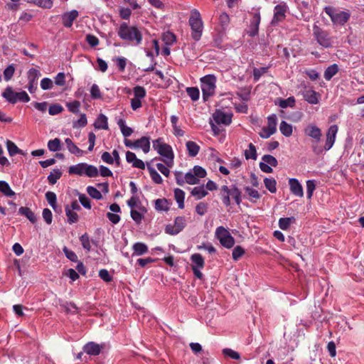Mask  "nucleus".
I'll return each instance as SVG.
<instances>
[{
	"mask_svg": "<svg viewBox=\"0 0 364 364\" xmlns=\"http://www.w3.org/2000/svg\"><path fill=\"white\" fill-rule=\"evenodd\" d=\"M0 191L7 197H12L15 195L9 183L4 181H0Z\"/></svg>",
	"mask_w": 364,
	"mask_h": 364,
	"instance_id": "44",
	"label": "nucleus"
},
{
	"mask_svg": "<svg viewBox=\"0 0 364 364\" xmlns=\"http://www.w3.org/2000/svg\"><path fill=\"white\" fill-rule=\"evenodd\" d=\"M48 148L50 151H58L61 150V141L58 138L50 140L48 142Z\"/></svg>",
	"mask_w": 364,
	"mask_h": 364,
	"instance_id": "45",
	"label": "nucleus"
},
{
	"mask_svg": "<svg viewBox=\"0 0 364 364\" xmlns=\"http://www.w3.org/2000/svg\"><path fill=\"white\" fill-rule=\"evenodd\" d=\"M20 214L26 216L32 223L36 222V217L33 211L27 207H21L18 209Z\"/></svg>",
	"mask_w": 364,
	"mask_h": 364,
	"instance_id": "38",
	"label": "nucleus"
},
{
	"mask_svg": "<svg viewBox=\"0 0 364 364\" xmlns=\"http://www.w3.org/2000/svg\"><path fill=\"white\" fill-rule=\"evenodd\" d=\"M147 169L149 171L151 180L157 184H161L163 182V179L160 174L155 170V168L147 163Z\"/></svg>",
	"mask_w": 364,
	"mask_h": 364,
	"instance_id": "35",
	"label": "nucleus"
},
{
	"mask_svg": "<svg viewBox=\"0 0 364 364\" xmlns=\"http://www.w3.org/2000/svg\"><path fill=\"white\" fill-rule=\"evenodd\" d=\"M269 69V67H262L259 68H255L253 69V77L255 82L258 81L261 76L266 73Z\"/></svg>",
	"mask_w": 364,
	"mask_h": 364,
	"instance_id": "57",
	"label": "nucleus"
},
{
	"mask_svg": "<svg viewBox=\"0 0 364 364\" xmlns=\"http://www.w3.org/2000/svg\"><path fill=\"white\" fill-rule=\"evenodd\" d=\"M185 183L190 185H195L199 183L200 180L195 176V174L190 170L185 176Z\"/></svg>",
	"mask_w": 364,
	"mask_h": 364,
	"instance_id": "49",
	"label": "nucleus"
},
{
	"mask_svg": "<svg viewBox=\"0 0 364 364\" xmlns=\"http://www.w3.org/2000/svg\"><path fill=\"white\" fill-rule=\"evenodd\" d=\"M186 226V220L183 216H178L173 224H168L165 227V232L170 235H176L181 232Z\"/></svg>",
	"mask_w": 364,
	"mask_h": 364,
	"instance_id": "11",
	"label": "nucleus"
},
{
	"mask_svg": "<svg viewBox=\"0 0 364 364\" xmlns=\"http://www.w3.org/2000/svg\"><path fill=\"white\" fill-rule=\"evenodd\" d=\"M174 198L176 203H178V208L183 209L184 208V191L180 188H176L174 190Z\"/></svg>",
	"mask_w": 364,
	"mask_h": 364,
	"instance_id": "34",
	"label": "nucleus"
},
{
	"mask_svg": "<svg viewBox=\"0 0 364 364\" xmlns=\"http://www.w3.org/2000/svg\"><path fill=\"white\" fill-rule=\"evenodd\" d=\"M62 173L59 169H53L48 176V181L50 184L54 185L61 177Z\"/></svg>",
	"mask_w": 364,
	"mask_h": 364,
	"instance_id": "47",
	"label": "nucleus"
},
{
	"mask_svg": "<svg viewBox=\"0 0 364 364\" xmlns=\"http://www.w3.org/2000/svg\"><path fill=\"white\" fill-rule=\"evenodd\" d=\"M87 120L85 114H81L80 119L77 121H75L73 124V127L75 129L84 127L87 125Z\"/></svg>",
	"mask_w": 364,
	"mask_h": 364,
	"instance_id": "56",
	"label": "nucleus"
},
{
	"mask_svg": "<svg viewBox=\"0 0 364 364\" xmlns=\"http://www.w3.org/2000/svg\"><path fill=\"white\" fill-rule=\"evenodd\" d=\"M133 92L134 95V97L139 99H143L144 97H145L146 94L145 88L139 85H137L134 87Z\"/></svg>",
	"mask_w": 364,
	"mask_h": 364,
	"instance_id": "58",
	"label": "nucleus"
},
{
	"mask_svg": "<svg viewBox=\"0 0 364 364\" xmlns=\"http://www.w3.org/2000/svg\"><path fill=\"white\" fill-rule=\"evenodd\" d=\"M79 16V13L77 10H72L68 12H65L61 15V19L63 25L65 28H71L74 21L77 19Z\"/></svg>",
	"mask_w": 364,
	"mask_h": 364,
	"instance_id": "16",
	"label": "nucleus"
},
{
	"mask_svg": "<svg viewBox=\"0 0 364 364\" xmlns=\"http://www.w3.org/2000/svg\"><path fill=\"white\" fill-rule=\"evenodd\" d=\"M191 170L199 180L206 176V171L200 166H195Z\"/></svg>",
	"mask_w": 364,
	"mask_h": 364,
	"instance_id": "60",
	"label": "nucleus"
},
{
	"mask_svg": "<svg viewBox=\"0 0 364 364\" xmlns=\"http://www.w3.org/2000/svg\"><path fill=\"white\" fill-rule=\"evenodd\" d=\"M41 76V72L36 68H31L27 73L28 85L27 89L30 93L36 92L38 89V80Z\"/></svg>",
	"mask_w": 364,
	"mask_h": 364,
	"instance_id": "13",
	"label": "nucleus"
},
{
	"mask_svg": "<svg viewBox=\"0 0 364 364\" xmlns=\"http://www.w3.org/2000/svg\"><path fill=\"white\" fill-rule=\"evenodd\" d=\"M215 237L220 241V243L228 249L232 248L235 245V239L230 235L228 229L223 226H219L215 230Z\"/></svg>",
	"mask_w": 364,
	"mask_h": 364,
	"instance_id": "10",
	"label": "nucleus"
},
{
	"mask_svg": "<svg viewBox=\"0 0 364 364\" xmlns=\"http://www.w3.org/2000/svg\"><path fill=\"white\" fill-rule=\"evenodd\" d=\"M135 149L141 148L144 153L146 154L150 150V141L149 138L147 136H142L140 139L134 141Z\"/></svg>",
	"mask_w": 364,
	"mask_h": 364,
	"instance_id": "25",
	"label": "nucleus"
},
{
	"mask_svg": "<svg viewBox=\"0 0 364 364\" xmlns=\"http://www.w3.org/2000/svg\"><path fill=\"white\" fill-rule=\"evenodd\" d=\"M338 130V127L337 125L333 124V125L330 126V127L328 129L326 134V143H325L323 148L318 147V146L314 145L312 146L313 151L316 154L318 155V154H321L323 150L324 151L330 150L335 143Z\"/></svg>",
	"mask_w": 364,
	"mask_h": 364,
	"instance_id": "8",
	"label": "nucleus"
},
{
	"mask_svg": "<svg viewBox=\"0 0 364 364\" xmlns=\"http://www.w3.org/2000/svg\"><path fill=\"white\" fill-rule=\"evenodd\" d=\"M289 185L292 194L299 197H303L304 191L302 186L296 178H290L289 180Z\"/></svg>",
	"mask_w": 364,
	"mask_h": 364,
	"instance_id": "20",
	"label": "nucleus"
},
{
	"mask_svg": "<svg viewBox=\"0 0 364 364\" xmlns=\"http://www.w3.org/2000/svg\"><path fill=\"white\" fill-rule=\"evenodd\" d=\"M191 195L196 198V200H200L208 194L204 186L194 187L191 192Z\"/></svg>",
	"mask_w": 364,
	"mask_h": 364,
	"instance_id": "29",
	"label": "nucleus"
},
{
	"mask_svg": "<svg viewBox=\"0 0 364 364\" xmlns=\"http://www.w3.org/2000/svg\"><path fill=\"white\" fill-rule=\"evenodd\" d=\"M153 148L161 156V160L168 167L173 166L174 154L172 147L164 142L163 139L154 140Z\"/></svg>",
	"mask_w": 364,
	"mask_h": 364,
	"instance_id": "2",
	"label": "nucleus"
},
{
	"mask_svg": "<svg viewBox=\"0 0 364 364\" xmlns=\"http://www.w3.org/2000/svg\"><path fill=\"white\" fill-rule=\"evenodd\" d=\"M65 215L68 218V222L70 224L75 223L79 220V216L77 213L72 210L68 205L65 207Z\"/></svg>",
	"mask_w": 364,
	"mask_h": 364,
	"instance_id": "33",
	"label": "nucleus"
},
{
	"mask_svg": "<svg viewBox=\"0 0 364 364\" xmlns=\"http://www.w3.org/2000/svg\"><path fill=\"white\" fill-rule=\"evenodd\" d=\"M245 193L248 195L249 199L251 202L255 203L257 200L261 198L260 193L255 189L246 186L244 188Z\"/></svg>",
	"mask_w": 364,
	"mask_h": 364,
	"instance_id": "36",
	"label": "nucleus"
},
{
	"mask_svg": "<svg viewBox=\"0 0 364 364\" xmlns=\"http://www.w3.org/2000/svg\"><path fill=\"white\" fill-rule=\"evenodd\" d=\"M296 221L294 217L282 218L279 220V227L283 230H287L290 227L291 224L294 223Z\"/></svg>",
	"mask_w": 364,
	"mask_h": 364,
	"instance_id": "39",
	"label": "nucleus"
},
{
	"mask_svg": "<svg viewBox=\"0 0 364 364\" xmlns=\"http://www.w3.org/2000/svg\"><path fill=\"white\" fill-rule=\"evenodd\" d=\"M191 260L193 262L192 267L203 269L205 265V261L201 255L196 253L191 255Z\"/></svg>",
	"mask_w": 364,
	"mask_h": 364,
	"instance_id": "30",
	"label": "nucleus"
},
{
	"mask_svg": "<svg viewBox=\"0 0 364 364\" xmlns=\"http://www.w3.org/2000/svg\"><path fill=\"white\" fill-rule=\"evenodd\" d=\"M217 79L214 75H207L200 78V88L203 98L207 101L215 92Z\"/></svg>",
	"mask_w": 364,
	"mask_h": 364,
	"instance_id": "5",
	"label": "nucleus"
},
{
	"mask_svg": "<svg viewBox=\"0 0 364 364\" xmlns=\"http://www.w3.org/2000/svg\"><path fill=\"white\" fill-rule=\"evenodd\" d=\"M87 193L94 199L100 200L102 198V193L96 188L89 186L86 188Z\"/></svg>",
	"mask_w": 364,
	"mask_h": 364,
	"instance_id": "55",
	"label": "nucleus"
},
{
	"mask_svg": "<svg viewBox=\"0 0 364 364\" xmlns=\"http://www.w3.org/2000/svg\"><path fill=\"white\" fill-rule=\"evenodd\" d=\"M268 126L264 127L259 132L260 137L267 139L274 134L277 131V117L272 114L267 117Z\"/></svg>",
	"mask_w": 364,
	"mask_h": 364,
	"instance_id": "12",
	"label": "nucleus"
},
{
	"mask_svg": "<svg viewBox=\"0 0 364 364\" xmlns=\"http://www.w3.org/2000/svg\"><path fill=\"white\" fill-rule=\"evenodd\" d=\"M218 23L221 26L222 30H225L230 23V17L225 12H223L218 17Z\"/></svg>",
	"mask_w": 364,
	"mask_h": 364,
	"instance_id": "46",
	"label": "nucleus"
},
{
	"mask_svg": "<svg viewBox=\"0 0 364 364\" xmlns=\"http://www.w3.org/2000/svg\"><path fill=\"white\" fill-rule=\"evenodd\" d=\"M93 126L96 129L107 130L109 129L107 117L104 114H100L95 121Z\"/></svg>",
	"mask_w": 364,
	"mask_h": 364,
	"instance_id": "23",
	"label": "nucleus"
},
{
	"mask_svg": "<svg viewBox=\"0 0 364 364\" xmlns=\"http://www.w3.org/2000/svg\"><path fill=\"white\" fill-rule=\"evenodd\" d=\"M132 256H141L146 254L148 252V247L143 242H136L134 244Z\"/></svg>",
	"mask_w": 364,
	"mask_h": 364,
	"instance_id": "27",
	"label": "nucleus"
},
{
	"mask_svg": "<svg viewBox=\"0 0 364 364\" xmlns=\"http://www.w3.org/2000/svg\"><path fill=\"white\" fill-rule=\"evenodd\" d=\"M46 198L49 203V205L52 207V208L57 212L58 211V206H57V197L54 192L52 191H48L46 193Z\"/></svg>",
	"mask_w": 364,
	"mask_h": 364,
	"instance_id": "42",
	"label": "nucleus"
},
{
	"mask_svg": "<svg viewBox=\"0 0 364 364\" xmlns=\"http://www.w3.org/2000/svg\"><path fill=\"white\" fill-rule=\"evenodd\" d=\"M91 97L94 100L101 99L102 93L97 85L93 84L90 89Z\"/></svg>",
	"mask_w": 364,
	"mask_h": 364,
	"instance_id": "62",
	"label": "nucleus"
},
{
	"mask_svg": "<svg viewBox=\"0 0 364 364\" xmlns=\"http://www.w3.org/2000/svg\"><path fill=\"white\" fill-rule=\"evenodd\" d=\"M260 14L259 11H257L254 14L252 18L249 26L247 33L250 36L254 37L258 34L259 26L260 23Z\"/></svg>",
	"mask_w": 364,
	"mask_h": 364,
	"instance_id": "18",
	"label": "nucleus"
},
{
	"mask_svg": "<svg viewBox=\"0 0 364 364\" xmlns=\"http://www.w3.org/2000/svg\"><path fill=\"white\" fill-rule=\"evenodd\" d=\"M274 103L280 107L285 109L287 107H294L296 105V100L293 96L289 97L287 99H282L279 97L275 100Z\"/></svg>",
	"mask_w": 364,
	"mask_h": 364,
	"instance_id": "26",
	"label": "nucleus"
},
{
	"mask_svg": "<svg viewBox=\"0 0 364 364\" xmlns=\"http://www.w3.org/2000/svg\"><path fill=\"white\" fill-rule=\"evenodd\" d=\"M186 92L193 101H197L200 97V92L198 87H189L186 88Z\"/></svg>",
	"mask_w": 364,
	"mask_h": 364,
	"instance_id": "51",
	"label": "nucleus"
},
{
	"mask_svg": "<svg viewBox=\"0 0 364 364\" xmlns=\"http://www.w3.org/2000/svg\"><path fill=\"white\" fill-rule=\"evenodd\" d=\"M188 23L192 31V38L196 41H199L202 36L203 24L200 18V14L198 10L193 9L191 11V14L189 18Z\"/></svg>",
	"mask_w": 364,
	"mask_h": 364,
	"instance_id": "6",
	"label": "nucleus"
},
{
	"mask_svg": "<svg viewBox=\"0 0 364 364\" xmlns=\"http://www.w3.org/2000/svg\"><path fill=\"white\" fill-rule=\"evenodd\" d=\"M117 123L124 137H128L132 134L133 129L126 125V122L124 119H118Z\"/></svg>",
	"mask_w": 364,
	"mask_h": 364,
	"instance_id": "32",
	"label": "nucleus"
},
{
	"mask_svg": "<svg viewBox=\"0 0 364 364\" xmlns=\"http://www.w3.org/2000/svg\"><path fill=\"white\" fill-rule=\"evenodd\" d=\"M313 35L317 43L325 48H328L333 46V38L329 33L318 26L316 23L313 26Z\"/></svg>",
	"mask_w": 364,
	"mask_h": 364,
	"instance_id": "9",
	"label": "nucleus"
},
{
	"mask_svg": "<svg viewBox=\"0 0 364 364\" xmlns=\"http://www.w3.org/2000/svg\"><path fill=\"white\" fill-rule=\"evenodd\" d=\"M186 148L188 155L191 157L196 156L200 150V146L194 141H188L186 142Z\"/></svg>",
	"mask_w": 364,
	"mask_h": 364,
	"instance_id": "37",
	"label": "nucleus"
},
{
	"mask_svg": "<svg viewBox=\"0 0 364 364\" xmlns=\"http://www.w3.org/2000/svg\"><path fill=\"white\" fill-rule=\"evenodd\" d=\"M103 346L95 342H89L83 347L85 353L90 355L96 356L100 354Z\"/></svg>",
	"mask_w": 364,
	"mask_h": 364,
	"instance_id": "19",
	"label": "nucleus"
},
{
	"mask_svg": "<svg viewBox=\"0 0 364 364\" xmlns=\"http://www.w3.org/2000/svg\"><path fill=\"white\" fill-rule=\"evenodd\" d=\"M40 85L43 90H50L53 87V82L48 77H44L41 80Z\"/></svg>",
	"mask_w": 364,
	"mask_h": 364,
	"instance_id": "63",
	"label": "nucleus"
},
{
	"mask_svg": "<svg viewBox=\"0 0 364 364\" xmlns=\"http://www.w3.org/2000/svg\"><path fill=\"white\" fill-rule=\"evenodd\" d=\"M241 194V191L235 185H232L230 187L223 186L220 189V196L223 204L227 207L230 205V197H232L235 203L239 205L242 202Z\"/></svg>",
	"mask_w": 364,
	"mask_h": 364,
	"instance_id": "3",
	"label": "nucleus"
},
{
	"mask_svg": "<svg viewBox=\"0 0 364 364\" xmlns=\"http://www.w3.org/2000/svg\"><path fill=\"white\" fill-rule=\"evenodd\" d=\"M154 208L158 212H167L170 209L171 203L166 198H158L154 200Z\"/></svg>",
	"mask_w": 364,
	"mask_h": 364,
	"instance_id": "21",
	"label": "nucleus"
},
{
	"mask_svg": "<svg viewBox=\"0 0 364 364\" xmlns=\"http://www.w3.org/2000/svg\"><path fill=\"white\" fill-rule=\"evenodd\" d=\"M79 201L81 205L87 209L91 208L90 200V198L83 193H77Z\"/></svg>",
	"mask_w": 364,
	"mask_h": 364,
	"instance_id": "59",
	"label": "nucleus"
},
{
	"mask_svg": "<svg viewBox=\"0 0 364 364\" xmlns=\"http://www.w3.org/2000/svg\"><path fill=\"white\" fill-rule=\"evenodd\" d=\"M232 114L217 110L213 115L215 122L218 124L229 125L232 122Z\"/></svg>",
	"mask_w": 364,
	"mask_h": 364,
	"instance_id": "17",
	"label": "nucleus"
},
{
	"mask_svg": "<svg viewBox=\"0 0 364 364\" xmlns=\"http://www.w3.org/2000/svg\"><path fill=\"white\" fill-rule=\"evenodd\" d=\"M264 183L266 188L272 193H274L277 191V181L274 178H265L264 179Z\"/></svg>",
	"mask_w": 364,
	"mask_h": 364,
	"instance_id": "43",
	"label": "nucleus"
},
{
	"mask_svg": "<svg viewBox=\"0 0 364 364\" xmlns=\"http://www.w3.org/2000/svg\"><path fill=\"white\" fill-rule=\"evenodd\" d=\"M304 134L311 137L313 142L318 143L321 141L322 133L320 128L314 124H308L304 129Z\"/></svg>",
	"mask_w": 364,
	"mask_h": 364,
	"instance_id": "14",
	"label": "nucleus"
},
{
	"mask_svg": "<svg viewBox=\"0 0 364 364\" xmlns=\"http://www.w3.org/2000/svg\"><path fill=\"white\" fill-rule=\"evenodd\" d=\"M65 144L68 151L77 156H80L83 154V151L79 149L70 138L65 139Z\"/></svg>",
	"mask_w": 364,
	"mask_h": 364,
	"instance_id": "28",
	"label": "nucleus"
},
{
	"mask_svg": "<svg viewBox=\"0 0 364 364\" xmlns=\"http://www.w3.org/2000/svg\"><path fill=\"white\" fill-rule=\"evenodd\" d=\"M26 1L43 9H50L53 5V0H26Z\"/></svg>",
	"mask_w": 364,
	"mask_h": 364,
	"instance_id": "40",
	"label": "nucleus"
},
{
	"mask_svg": "<svg viewBox=\"0 0 364 364\" xmlns=\"http://www.w3.org/2000/svg\"><path fill=\"white\" fill-rule=\"evenodd\" d=\"M68 173L70 175H77L79 176H85L90 178H95L99 175L97 168L87 163H79L70 166Z\"/></svg>",
	"mask_w": 364,
	"mask_h": 364,
	"instance_id": "4",
	"label": "nucleus"
},
{
	"mask_svg": "<svg viewBox=\"0 0 364 364\" xmlns=\"http://www.w3.org/2000/svg\"><path fill=\"white\" fill-rule=\"evenodd\" d=\"M281 133L286 137H289L292 134V126L285 121H282L279 125Z\"/></svg>",
	"mask_w": 364,
	"mask_h": 364,
	"instance_id": "41",
	"label": "nucleus"
},
{
	"mask_svg": "<svg viewBox=\"0 0 364 364\" xmlns=\"http://www.w3.org/2000/svg\"><path fill=\"white\" fill-rule=\"evenodd\" d=\"M339 71L338 65L336 63L328 66L324 71V78L326 80H330L331 78L336 75Z\"/></svg>",
	"mask_w": 364,
	"mask_h": 364,
	"instance_id": "31",
	"label": "nucleus"
},
{
	"mask_svg": "<svg viewBox=\"0 0 364 364\" xmlns=\"http://www.w3.org/2000/svg\"><path fill=\"white\" fill-rule=\"evenodd\" d=\"M262 159L264 162L271 166L276 167L278 165L277 159L272 155L265 154L262 156Z\"/></svg>",
	"mask_w": 364,
	"mask_h": 364,
	"instance_id": "61",
	"label": "nucleus"
},
{
	"mask_svg": "<svg viewBox=\"0 0 364 364\" xmlns=\"http://www.w3.org/2000/svg\"><path fill=\"white\" fill-rule=\"evenodd\" d=\"M245 156L246 159L255 160L257 159V150L253 144H249V149L245 151Z\"/></svg>",
	"mask_w": 364,
	"mask_h": 364,
	"instance_id": "48",
	"label": "nucleus"
},
{
	"mask_svg": "<svg viewBox=\"0 0 364 364\" xmlns=\"http://www.w3.org/2000/svg\"><path fill=\"white\" fill-rule=\"evenodd\" d=\"M6 147L10 156H13L17 154H21V150L11 141H6Z\"/></svg>",
	"mask_w": 364,
	"mask_h": 364,
	"instance_id": "50",
	"label": "nucleus"
},
{
	"mask_svg": "<svg viewBox=\"0 0 364 364\" xmlns=\"http://www.w3.org/2000/svg\"><path fill=\"white\" fill-rule=\"evenodd\" d=\"M162 40L166 46H171L175 43L176 38L173 33L166 32L162 36Z\"/></svg>",
	"mask_w": 364,
	"mask_h": 364,
	"instance_id": "53",
	"label": "nucleus"
},
{
	"mask_svg": "<svg viewBox=\"0 0 364 364\" xmlns=\"http://www.w3.org/2000/svg\"><path fill=\"white\" fill-rule=\"evenodd\" d=\"M68 109L74 114H78L80 112V102L77 100H74L66 103Z\"/></svg>",
	"mask_w": 364,
	"mask_h": 364,
	"instance_id": "52",
	"label": "nucleus"
},
{
	"mask_svg": "<svg viewBox=\"0 0 364 364\" xmlns=\"http://www.w3.org/2000/svg\"><path fill=\"white\" fill-rule=\"evenodd\" d=\"M15 70L16 68L14 64H11L5 68L4 70V78L6 81H9L12 78Z\"/></svg>",
	"mask_w": 364,
	"mask_h": 364,
	"instance_id": "54",
	"label": "nucleus"
},
{
	"mask_svg": "<svg viewBox=\"0 0 364 364\" xmlns=\"http://www.w3.org/2000/svg\"><path fill=\"white\" fill-rule=\"evenodd\" d=\"M287 10L288 6L284 2L277 5L274 9V16L272 21V23L276 24L283 21L286 17V13Z\"/></svg>",
	"mask_w": 364,
	"mask_h": 364,
	"instance_id": "15",
	"label": "nucleus"
},
{
	"mask_svg": "<svg viewBox=\"0 0 364 364\" xmlns=\"http://www.w3.org/2000/svg\"><path fill=\"white\" fill-rule=\"evenodd\" d=\"M303 97L309 104L316 105L318 102V94L311 89L306 90L303 92Z\"/></svg>",
	"mask_w": 364,
	"mask_h": 364,
	"instance_id": "24",
	"label": "nucleus"
},
{
	"mask_svg": "<svg viewBox=\"0 0 364 364\" xmlns=\"http://www.w3.org/2000/svg\"><path fill=\"white\" fill-rule=\"evenodd\" d=\"M244 254H245L244 249L241 246L237 245L232 250V259L235 261H237Z\"/></svg>",
	"mask_w": 364,
	"mask_h": 364,
	"instance_id": "64",
	"label": "nucleus"
},
{
	"mask_svg": "<svg viewBox=\"0 0 364 364\" xmlns=\"http://www.w3.org/2000/svg\"><path fill=\"white\" fill-rule=\"evenodd\" d=\"M119 37L125 41L129 42L133 46H139L142 42V33L136 26H129L123 22L117 30Z\"/></svg>",
	"mask_w": 364,
	"mask_h": 364,
	"instance_id": "1",
	"label": "nucleus"
},
{
	"mask_svg": "<svg viewBox=\"0 0 364 364\" xmlns=\"http://www.w3.org/2000/svg\"><path fill=\"white\" fill-rule=\"evenodd\" d=\"M324 11L331 18L334 25L343 26L350 17V14L348 11H341L331 6H326Z\"/></svg>",
	"mask_w": 364,
	"mask_h": 364,
	"instance_id": "7",
	"label": "nucleus"
},
{
	"mask_svg": "<svg viewBox=\"0 0 364 364\" xmlns=\"http://www.w3.org/2000/svg\"><path fill=\"white\" fill-rule=\"evenodd\" d=\"M18 92H14L13 88L8 86L2 93V97L9 102L15 104L17 102Z\"/></svg>",
	"mask_w": 364,
	"mask_h": 364,
	"instance_id": "22",
	"label": "nucleus"
}]
</instances>
